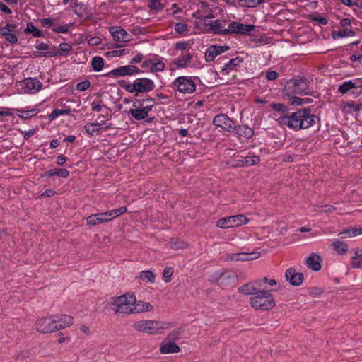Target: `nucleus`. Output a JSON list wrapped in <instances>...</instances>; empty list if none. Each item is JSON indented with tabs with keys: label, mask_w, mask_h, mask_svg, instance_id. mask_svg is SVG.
I'll list each match as a JSON object with an SVG mask.
<instances>
[{
	"label": "nucleus",
	"mask_w": 362,
	"mask_h": 362,
	"mask_svg": "<svg viewBox=\"0 0 362 362\" xmlns=\"http://www.w3.org/2000/svg\"><path fill=\"white\" fill-rule=\"evenodd\" d=\"M164 67V63L161 61H158V62L152 64L151 70V71H160L163 70Z\"/></svg>",
	"instance_id": "nucleus-49"
},
{
	"label": "nucleus",
	"mask_w": 362,
	"mask_h": 362,
	"mask_svg": "<svg viewBox=\"0 0 362 362\" xmlns=\"http://www.w3.org/2000/svg\"><path fill=\"white\" fill-rule=\"evenodd\" d=\"M248 255L246 252L237 253L236 262L241 261L245 262L248 261Z\"/></svg>",
	"instance_id": "nucleus-56"
},
{
	"label": "nucleus",
	"mask_w": 362,
	"mask_h": 362,
	"mask_svg": "<svg viewBox=\"0 0 362 362\" xmlns=\"http://www.w3.org/2000/svg\"><path fill=\"white\" fill-rule=\"evenodd\" d=\"M166 323L156 320H141L133 324V328L138 332L155 334L166 328Z\"/></svg>",
	"instance_id": "nucleus-6"
},
{
	"label": "nucleus",
	"mask_w": 362,
	"mask_h": 362,
	"mask_svg": "<svg viewBox=\"0 0 362 362\" xmlns=\"http://www.w3.org/2000/svg\"><path fill=\"white\" fill-rule=\"evenodd\" d=\"M234 167L250 166L259 162V158L257 156H240L239 159L234 160Z\"/></svg>",
	"instance_id": "nucleus-15"
},
{
	"label": "nucleus",
	"mask_w": 362,
	"mask_h": 362,
	"mask_svg": "<svg viewBox=\"0 0 362 362\" xmlns=\"http://www.w3.org/2000/svg\"><path fill=\"white\" fill-rule=\"evenodd\" d=\"M191 58L192 56L189 54L179 57L177 59L175 64L179 67H185L187 64L189 63Z\"/></svg>",
	"instance_id": "nucleus-37"
},
{
	"label": "nucleus",
	"mask_w": 362,
	"mask_h": 362,
	"mask_svg": "<svg viewBox=\"0 0 362 362\" xmlns=\"http://www.w3.org/2000/svg\"><path fill=\"white\" fill-rule=\"evenodd\" d=\"M17 25L13 23H7L5 26L0 28V36L5 37L8 33L16 32Z\"/></svg>",
	"instance_id": "nucleus-32"
},
{
	"label": "nucleus",
	"mask_w": 362,
	"mask_h": 362,
	"mask_svg": "<svg viewBox=\"0 0 362 362\" xmlns=\"http://www.w3.org/2000/svg\"><path fill=\"white\" fill-rule=\"evenodd\" d=\"M109 32L112 36L115 42L122 43L129 42L130 40V35L122 27H110Z\"/></svg>",
	"instance_id": "nucleus-11"
},
{
	"label": "nucleus",
	"mask_w": 362,
	"mask_h": 362,
	"mask_svg": "<svg viewBox=\"0 0 362 362\" xmlns=\"http://www.w3.org/2000/svg\"><path fill=\"white\" fill-rule=\"evenodd\" d=\"M101 40L98 37H92L88 40V44L90 45H98L100 44Z\"/></svg>",
	"instance_id": "nucleus-59"
},
{
	"label": "nucleus",
	"mask_w": 362,
	"mask_h": 362,
	"mask_svg": "<svg viewBox=\"0 0 362 362\" xmlns=\"http://www.w3.org/2000/svg\"><path fill=\"white\" fill-rule=\"evenodd\" d=\"M42 83L36 78H27L25 80V92L34 93L40 90Z\"/></svg>",
	"instance_id": "nucleus-18"
},
{
	"label": "nucleus",
	"mask_w": 362,
	"mask_h": 362,
	"mask_svg": "<svg viewBox=\"0 0 362 362\" xmlns=\"http://www.w3.org/2000/svg\"><path fill=\"white\" fill-rule=\"evenodd\" d=\"M247 255H248V261H251L258 258L260 253L259 252L254 251L250 253H247Z\"/></svg>",
	"instance_id": "nucleus-62"
},
{
	"label": "nucleus",
	"mask_w": 362,
	"mask_h": 362,
	"mask_svg": "<svg viewBox=\"0 0 362 362\" xmlns=\"http://www.w3.org/2000/svg\"><path fill=\"white\" fill-rule=\"evenodd\" d=\"M127 211V207L123 206L120 207L117 209L111 210L110 211L105 212V214L107 215L106 218L107 219V221H111L115 217H117L122 214H124Z\"/></svg>",
	"instance_id": "nucleus-29"
},
{
	"label": "nucleus",
	"mask_w": 362,
	"mask_h": 362,
	"mask_svg": "<svg viewBox=\"0 0 362 362\" xmlns=\"http://www.w3.org/2000/svg\"><path fill=\"white\" fill-rule=\"evenodd\" d=\"M170 245L172 248L177 250L184 249L187 246L185 243L180 241L177 238H172L170 240Z\"/></svg>",
	"instance_id": "nucleus-42"
},
{
	"label": "nucleus",
	"mask_w": 362,
	"mask_h": 362,
	"mask_svg": "<svg viewBox=\"0 0 362 362\" xmlns=\"http://www.w3.org/2000/svg\"><path fill=\"white\" fill-rule=\"evenodd\" d=\"M18 112L22 113V115H18L21 118H30L36 114V111L35 109H33L30 110H19Z\"/></svg>",
	"instance_id": "nucleus-48"
},
{
	"label": "nucleus",
	"mask_w": 362,
	"mask_h": 362,
	"mask_svg": "<svg viewBox=\"0 0 362 362\" xmlns=\"http://www.w3.org/2000/svg\"><path fill=\"white\" fill-rule=\"evenodd\" d=\"M177 90L183 93H192L195 90V84L191 78L186 76L178 77L174 82Z\"/></svg>",
	"instance_id": "nucleus-10"
},
{
	"label": "nucleus",
	"mask_w": 362,
	"mask_h": 362,
	"mask_svg": "<svg viewBox=\"0 0 362 362\" xmlns=\"http://www.w3.org/2000/svg\"><path fill=\"white\" fill-rule=\"evenodd\" d=\"M175 30L178 33H182L187 30V25L182 23H177L175 24Z\"/></svg>",
	"instance_id": "nucleus-53"
},
{
	"label": "nucleus",
	"mask_w": 362,
	"mask_h": 362,
	"mask_svg": "<svg viewBox=\"0 0 362 362\" xmlns=\"http://www.w3.org/2000/svg\"><path fill=\"white\" fill-rule=\"evenodd\" d=\"M135 103H138L140 105H142V107L146 110L148 112H150L153 107L155 102L153 98H146L142 100H136Z\"/></svg>",
	"instance_id": "nucleus-36"
},
{
	"label": "nucleus",
	"mask_w": 362,
	"mask_h": 362,
	"mask_svg": "<svg viewBox=\"0 0 362 362\" xmlns=\"http://www.w3.org/2000/svg\"><path fill=\"white\" fill-rule=\"evenodd\" d=\"M272 285V280L264 277L262 281L248 283L239 288V291L245 295H252L250 304L256 310H268L272 308V294L264 284Z\"/></svg>",
	"instance_id": "nucleus-2"
},
{
	"label": "nucleus",
	"mask_w": 362,
	"mask_h": 362,
	"mask_svg": "<svg viewBox=\"0 0 362 362\" xmlns=\"http://www.w3.org/2000/svg\"><path fill=\"white\" fill-rule=\"evenodd\" d=\"M47 176L58 175L62 177H67L69 172L66 169H53L45 173Z\"/></svg>",
	"instance_id": "nucleus-31"
},
{
	"label": "nucleus",
	"mask_w": 362,
	"mask_h": 362,
	"mask_svg": "<svg viewBox=\"0 0 362 362\" xmlns=\"http://www.w3.org/2000/svg\"><path fill=\"white\" fill-rule=\"evenodd\" d=\"M148 5L151 9L156 11H161L163 8L160 0H149Z\"/></svg>",
	"instance_id": "nucleus-43"
},
{
	"label": "nucleus",
	"mask_w": 362,
	"mask_h": 362,
	"mask_svg": "<svg viewBox=\"0 0 362 362\" xmlns=\"http://www.w3.org/2000/svg\"><path fill=\"white\" fill-rule=\"evenodd\" d=\"M153 309V305L150 303L144 302L141 300L136 301L135 298V303L133 304V313H141L144 312H150Z\"/></svg>",
	"instance_id": "nucleus-21"
},
{
	"label": "nucleus",
	"mask_w": 362,
	"mask_h": 362,
	"mask_svg": "<svg viewBox=\"0 0 362 362\" xmlns=\"http://www.w3.org/2000/svg\"><path fill=\"white\" fill-rule=\"evenodd\" d=\"M119 85L129 93H148L154 89L155 85L152 80L146 78L136 79L134 83H127L124 81H119Z\"/></svg>",
	"instance_id": "nucleus-4"
},
{
	"label": "nucleus",
	"mask_w": 362,
	"mask_h": 362,
	"mask_svg": "<svg viewBox=\"0 0 362 362\" xmlns=\"http://www.w3.org/2000/svg\"><path fill=\"white\" fill-rule=\"evenodd\" d=\"M90 86V83L88 80H85L78 83L76 85V89L78 91H85Z\"/></svg>",
	"instance_id": "nucleus-47"
},
{
	"label": "nucleus",
	"mask_w": 362,
	"mask_h": 362,
	"mask_svg": "<svg viewBox=\"0 0 362 362\" xmlns=\"http://www.w3.org/2000/svg\"><path fill=\"white\" fill-rule=\"evenodd\" d=\"M55 49L56 48L53 47V51H49L45 52H35L33 54L34 57H55L57 56V53L56 52Z\"/></svg>",
	"instance_id": "nucleus-41"
},
{
	"label": "nucleus",
	"mask_w": 362,
	"mask_h": 362,
	"mask_svg": "<svg viewBox=\"0 0 362 362\" xmlns=\"http://www.w3.org/2000/svg\"><path fill=\"white\" fill-rule=\"evenodd\" d=\"M312 19L316 22H317L320 25H327L328 21L327 20L324 18V17H321L320 16H314Z\"/></svg>",
	"instance_id": "nucleus-55"
},
{
	"label": "nucleus",
	"mask_w": 362,
	"mask_h": 362,
	"mask_svg": "<svg viewBox=\"0 0 362 362\" xmlns=\"http://www.w3.org/2000/svg\"><path fill=\"white\" fill-rule=\"evenodd\" d=\"M255 29V25L243 24L240 22L233 21L229 23L228 28L224 30L226 35L229 34H240L250 35Z\"/></svg>",
	"instance_id": "nucleus-9"
},
{
	"label": "nucleus",
	"mask_w": 362,
	"mask_h": 362,
	"mask_svg": "<svg viewBox=\"0 0 362 362\" xmlns=\"http://www.w3.org/2000/svg\"><path fill=\"white\" fill-rule=\"evenodd\" d=\"M321 258L316 253H312L306 259L307 267L313 271L317 272L321 269Z\"/></svg>",
	"instance_id": "nucleus-19"
},
{
	"label": "nucleus",
	"mask_w": 362,
	"mask_h": 362,
	"mask_svg": "<svg viewBox=\"0 0 362 362\" xmlns=\"http://www.w3.org/2000/svg\"><path fill=\"white\" fill-rule=\"evenodd\" d=\"M179 335L180 332L178 330H173L169 333L166 339L169 341H174L178 339Z\"/></svg>",
	"instance_id": "nucleus-54"
},
{
	"label": "nucleus",
	"mask_w": 362,
	"mask_h": 362,
	"mask_svg": "<svg viewBox=\"0 0 362 362\" xmlns=\"http://www.w3.org/2000/svg\"><path fill=\"white\" fill-rule=\"evenodd\" d=\"M242 2V5L254 7L256 4L261 3L263 0H239Z\"/></svg>",
	"instance_id": "nucleus-51"
},
{
	"label": "nucleus",
	"mask_w": 362,
	"mask_h": 362,
	"mask_svg": "<svg viewBox=\"0 0 362 362\" xmlns=\"http://www.w3.org/2000/svg\"><path fill=\"white\" fill-rule=\"evenodd\" d=\"M352 89H354V86L353 81L350 80L341 84L338 88V91L342 94H346Z\"/></svg>",
	"instance_id": "nucleus-33"
},
{
	"label": "nucleus",
	"mask_w": 362,
	"mask_h": 362,
	"mask_svg": "<svg viewBox=\"0 0 362 362\" xmlns=\"http://www.w3.org/2000/svg\"><path fill=\"white\" fill-rule=\"evenodd\" d=\"M91 65L94 71H100L104 66L103 59L100 57H93V59H92Z\"/></svg>",
	"instance_id": "nucleus-35"
},
{
	"label": "nucleus",
	"mask_w": 362,
	"mask_h": 362,
	"mask_svg": "<svg viewBox=\"0 0 362 362\" xmlns=\"http://www.w3.org/2000/svg\"><path fill=\"white\" fill-rule=\"evenodd\" d=\"M242 60L239 59L238 57L231 59L221 70V74L226 75L229 73V71L233 70L235 67L239 65Z\"/></svg>",
	"instance_id": "nucleus-26"
},
{
	"label": "nucleus",
	"mask_w": 362,
	"mask_h": 362,
	"mask_svg": "<svg viewBox=\"0 0 362 362\" xmlns=\"http://www.w3.org/2000/svg\"><path fill=\"white\" fill-rule=\"evenodd\" d=\"M225 274V272H216L215 273L209 276V280L213 284H216L218 286L225 285L224 281L221 280Z\"/></svg>",
	"instance_id": "nucleus-28"
},
{
	"label": "nucleus",
	"mask_w": 362,
	"mask_h": 362,
	"mask_svg": "<svg viewBox=\"0 0 362 362\" xmlns=\"http://www.w3.org/2000/svg\"><path fill=\"white\" fill-rule=\"evenodd\" d=\"M351 230V234L350 236L355 237L358 235L362 234V228H349Z\"/></svg>",
	"instance_id": "nucleus-58"
},
{
	"label": "nucleus",
	"mask_w": 362,
	"mask_h": 362,
	"mask_svg": "<svg viewBox=\"0 0 362 362\" xmlns=\"http://www.w3.org/2000/svg\"><path fill=\"white\" fill-rule=\"evenodd\" d=\"M351 266L354 269H358L361 267V262L356 257H351Z\"/></svg>",
	"instance_id": "nucleus-60"
},
{
	"label": "nucleus",
	"mask_w": 362,
	"mask_h": 362,
	"mask_svg": "<svg viewBox=\"0 0 362 362\" xmlns=\"http://www.w3.org/2000/svg\"><path fill=\"white\" fill-rule=\"evenodd\" d=\"M233 130L240 139H249L252 136L254 133L251 128L245 125H239L238 127L234 125Z\"/></svg>",
	"instance_id": "nucleus-20"
},
{
	"label": "nucleus",
	"mask_w": 362,
	"mask_h": 362,
	"mask_svg": "<svg viewBox=\"0 0 362 362\" xmlns=\"http://www.w3.org/2000/svg\"><path fill=\"white\" fill-rule=\"evenodd\" d=\"M133 106L135 107L134 109H130L129 112L132 115V116L136 120H141L145 119L148 115V112L146 110H145L142 105L139 104L138 103H134Z\"/></svg>",
	"instance_id": "nucleus-16"
},
{
	"label": "nucleus",
	"mask_w": 362,
	"mask_h": 362,
	"mask_svg": "<svg viewBox=\"0 0 362 362\" xmlns=\"http://www.w3.org/2000/svg\"><path fill=\"white\" fill-rule=\"evenodd\" d=\"M160 351L162 354L178 353L180 348L174 342H163L160 346Z\"/></svg>",
	"instance_id": "nucleus-23"
},
{
	"label": "nucleus",
	"mask_w": 362,
	"mask_h": 362,
	"mask_svg": "<svg viewBox=\"0 0 362 362\" xmlns=\"http://www.w3.org/2000/svg\"><path fill=\"white\" fill-rule=\"evenodd\" d=\"M72 25L71 23L70 24H66L61 26H56L52 28V30L57 33H68L69 28Z\"/></svg>",
	"instance_id": "nucleus-45"
},
{
	"label": "nucleus",
	"mask_w": 362,
	"mask_h": 362,
	"mask_svg": "<svg viewBox=\"0 0 362 362\" xmlns=\"http://www.w3.org/2000/svg\"><path fill=\"white\" fill-rule=\"evenodd\" d=\"M71 49V46L67 43H62L57 48V55H63L67 54Z\"/></svg>",
	"instance_id": "nucleus-38"
},
{
	"label": "nucleus",
	"mask_w": 362,
	"mask_h": 362,
	"mask_svg": "<svg viewBox=\"0 0 362 362\" xmlns=\"http://www.w3.org/2000/svg\"><path fill=\"white\" fill-rule=\"evenodd\" d=\"M54 315L41 317L35 323V329L41 333H51L57 331V324Z\"/></svg>",
	"instance_id": "nucleus-8"
},
{
	"label": "nucleus",
	"mask_w": 362,
	"mask_h": 362,
	"mask_svg": "<svg viewBox=\"0 0 362 362\" xmlns=\"http://www.w3.org/2000/svg\"><path fill=\"white\" fill-rule=\"evenodd\" d=\"M234 279H235L234 275H231V274H228V272H225V274L223 276L221 280L224 281L225 285H226L228 283V281L230 280H232V279L233 280Z\"/></svg>",
	"instance_id": "nucleus-61"
},
{
	"label": "nucleus",
	"mask_w": 362,
	"mask_h": 362,
	"mask_svg": "<svg viewBox=\"0 0 362 362\" xmlns=\"http://www.w3.org/2000/svg\"><path fill=\"white\" fill-rule=\"evenodd\" d=\"M43 26L50 27L53 25V21L51 18H43L41 20Z\"/></svg>",
	"instance_id": "nucleus-64"
},
{
	"label": "nucleus",
	"mask_w": 362,
	"mask_h": 362,
	"mask_svg": "<svg viewBox=\"0 0 362 362\" xmlns=\"http://www.w3.org/2000/svg\"><path fill=\"white\" fill-rule=\"evenodd\" d=\"M312 92L309 82L305 78H293L288 81L284 87V93L287 95L292 94L308 95Z\"/></svg>",
	"instance_id": "nucleus-5"
},
{
	"label": "nucleus",
	"mask_w": 362,
	"mask_h": 362,
	"mask_svg": "<svg viewBox=\"0 0 362 362\" xmlns=\"http://www.w3.org/2000/svg\"><path fill=\"white\" fill-rule=\"evenodd\" d=\"M353 81L354 89L361 88L362 90V78H355Z\"/></svg>",
	"instance_id": "nucleus-63"
},
{
	"label": "nucleus",
	"mask_w": 362,
	"mask_h": 362,
	"mask_svg": "<svg viewBox=\"0 0 362 362\" xmlns=\"http://www.w3.org/2000/svg\"><path fill=\"white\" fill-rule=\"evenodd\" d=\"M140 72H141V71L138 67L134 65H126L112 70L110 74L115 76H132Z\"/></svg>",
	"instance_id": "nucleus-13"
},
{
	"label": "nucleus",
	"mask_w": 362,
	"mask_h": 362,
	"mask_svg": "<svg viewBox=\"0 0 362 362\" xmlns=\"http://www.w3.org/2000/svg\"><path fill=\"white\" fill-rule=\"evenodd\" d=\"M286 279L292 286H300L304 279L302 273L296 272L293 268H289L286 272Z\"/></svg>",
	"instance_id": "nucleus-14"
},
{
	"label": "nucleus",
	"mask_w": 362,
	"mask_h": 362,
	"mask_svg": "<svg viewBox=\"0 0 362 362\" xmlns=\"http://www.w3.org/2000/svg\"><path fill=\"white\" fill-rule=\"evenodd\" d=\"M100 124L98 123H87L84 128L86 132L90 135H93L95 132L99 131L98 127Z\"/></svg>",
	"instance_id": "nucleus-40"
},
{
	"label": "nucleus",
	"mask_w": 362,
	"mask_h": 362,
	"mask_svg": "<svg viewBox=\"0 0 362 362\" xmlns=\"http://www.w3.org/2000/svg\"><path fill=\"white\" fill-rule=\"evenodd\" d=\"M273 119H275L280 126L288 127L294 130L308 129L313 126L316 117L310 113L308 108L299 110L293 112L290 116L285 115L287 107L281 103H273Z\"/></svg>",
	"instance_id": "nucleus-1"
},
{
	"label": "nucleus",
	"mask_w": 362,
	"mask_h": 362,
	"mask_svg": "<svg viewBox=\"0 0 362 362\" xmlns=\"http://www.w3.org/2000/svg\"><path fill=\"white\" fill-rule=\"evenodd\" d=\"M332 246L337 253L340 255H344L348 250V245L346 243L339 240H334L332 243Z\"/></svg>",
	"instance_id": "nucleus-25"
},
{
	"label": "nucleus",
	"mask_w": 362,
	"mask_h": 362,
	"mask_svg": "<svg viewBox=\"0 0 362 362\" xmlns=\"http://www.w3.org/2000/svg\"><path fill=\"white\" fill-rule=\"evenodd\" d=\"M24 32L25 33H31L34 37L42 36V31L37 29L32 22H30L27 24V27Z\"/></svg>",
	"instance_id": "nucleus-30"
},
{
	"label": "nucleus",
	"mask_w": 362,
	"mask_h": 362,
	"mask_svg": "<svg viewBox=\"0 0 362 362\" xmlns=\"http://www.w3.org/2000/svg\"><path fill=\"white\" fill-rule=\"evenodd\" d=\"M213 123L216 127H219L228 132L231 131L235 125L234 122L225 114L216 115L214 118Z\"/></svg>",
	"instance_id": "nucleus-12"
},
{
	"label": "nucleus",
	"mask_w": 362,
	"mask_h": 362,
	"mask_svg": "<svg viewBox=\"0 0 362 362\" xmlns=\"http://www.w3.org/2000/svg\"><path fill=\"white\" fill-rule=\"evenodd\" d=\"M106 216L107 215L105 214V212L92 214L87 217V224L90 226H95L108 222Z\"/></svg>",
	"instance_id": "nucleus-22"
},
{
	"label": "nucleus",
	"mask_w": 362,
	"mask_h": 362,
	"mask_svg": "<svg viewBox=\"0 0 362 362\" xmlns=\"http://www.w3.org/2000/svg\"><path fill=\"white\" fill-rule=\"evenodd\" d=\"M173 274V269L171 267H166L163 272V279L165 282H169L171 280V276Z\"/></svg>",
	"instance_id": "nucleus-44"
},
{
	"label": "nucleus",
	"mask_w": 362,
	"mask_h": 362,
	"mask_svg": "<svg viewBox=\"0 0 362 362\" xmlns=\"http://www.w3.org/2000/svg\"><path fill=\"white\" fill-rule=\"evenodd\" d=\"M69 112V110H60V109H55L52 111V112L49 115V117L50 119H54L58 116L63 115V114H68Z\"/></svg>",
	"instance_id": "nucleus-46"
},
{
	"label": "nucleus",
	"mask_w": 362,
	"mask_h": 362,
	"mask_svg": "<svg viewBox=\"0 0 362 362\" xmlns=\"http://www.w3.org/2000/svg\"><path fill=\"white\" fill-rule=\"evenodd\" d=\"M218 56L216 45L210 46L205 52V59L207 62H212Z\"/></svg>",
	"instance_id": "nucleus-34"
},
{
	"label": "nucleus",
	"mask_w": 362,
	"mask_h": 362,
	"mask_svg": "<svg viewBox=\"0 0 362 362\" xmlns=\"http://www.w3.org/2000/svg\"><path fill=\"white\" fill-rule=\"evenodd\" d=\"M348 106L351 108L354 111H359L362 110V103H354L353 102L348 103Z\"/></svg>",
	"instance_id": "nucleus-57"
},
{
	"label": "nucleus",
	"mask_w": 362,
	"mask_h": 362,
	"mask_svg": "<svg viewBox=\"0 0 362 362\" xmlns=\"http://www.w3.org/2000/svg\"><path fill=\"white\" fill-rule=\"evenodd\" d=\"M135 303V296L127 293L124 295L113 297L109 306L117 316L131 315L133 310V304Z\"/></svg>",
	"instance_id": "nucleus-3"
},
{
	"label": "nucleus",
	"mask_w": 362,
	"mask_h": 362,
	"mask_svg": "<svg viewBox=\"0 0 362 362\" xmlns=\"http://www.w3.org/2000/svg\"><path fill=\"white\" fill-rule=\"evenodd\" d=\"M248 222V219L242 214L231 216L219 219L216 226L221 228L238 227Z\"/></svg>",
	"instance_id": "nucleus-7"
},
{
	"label": "nucleus",
	"mask_w": 362,
	"mask_h": 362,
	"mask_svg": "<svg viewBox=\"0 0 362 362\" xmlns=\"http://www.w3.org/2000/svg\"><path fill=\"white\" fill-rule=\"evenodd\" d=\"M206 25L209 26L210 29L215 34L226 35L224 31L226 28H224V26L222 25L219 20H216L214 21H209V22H206Z\"/></svg>",
	"instance_id": "nucleus-24"
},
{
	"label": "nucleus",
	"mask_w": 362,
	"mask_h": 362,
	"mask_svg": "<svg viewBox=\"0 0 362 362\" xmlns=\"http://www.w3.org/2000/svg\"><path fill=\"white\" fill-rule=\"evenodd\" d=\"M4 37L6 41L11 44H16L18 42V37L16 35V32L8 33Z\"/></svg>",
	"instance_id": "nucleus-50"
},
{
	"label": "nucleus",
	"mask_w": 362,
	"mask_h": 362,
	"mask_svg": "<svg viewBox=\"0 0 362 362\" xmlns=\"http://www.w3.org/2000/svg\"><path fill=\"white\" fill-rule=\"evenodd\" d=\"M35 48L37 50H42V51H45V52L53 51V47L52 48L49 46V45L45 44L43 42L36 45Z\"/></svg>",
	"instance_id": "nucleus-52"
},
{
	"label": "nucleus",
	"mask_w": 362,
	"mask_h": 362,
	"mask_svg": "<svg viewBox=\"0 0 362 362\" xmlns=\"http://www.w3.org/2000/svg\"><path fill=\"white\" fill-rule=\"evenodd\" d=\"M54 321L57 324V331L63 329L66 327L71 325L74 323L73 317L67 315H62L60 316L54 315Z\"/></svg>",
	"instance_id": "nucleus-17"
},
{
	"label": "nucleus",
	"mask_w": 362,
	"mask_h": 362,
	"mask_svg": "<svg viewBox=\"0 0 362 362\" xmlns=\"http://www.w3.org/2000/svg\"><path fill=\"white\" fill-rule=\"evenodd\" d=\"M140 278L146 281L153 282L155 280V276L151 271H143L140 274Z\"/></svg>",
	"instance_id": "nucleus-39"
},
{
	"label": "nucleus",
	"mask_w": 362,
	"mask_h": 362,
	"mask_svg": "<svg viewBox=\"0 0 362 362\" xmlns=\"http://www.w3.org/2000/svg\"><path fill=\"white\" fill-rule=\"evenodd\" d=\"M354 32L352 30L348 28H344L341 30H334L332 33V38L334 40L341 37L354 36Z\"/></svg>",
	"instance_id": "nucleus-27"
}]
</instances>
